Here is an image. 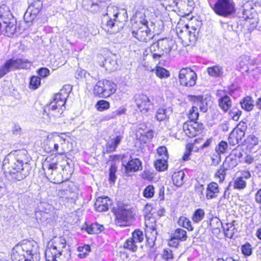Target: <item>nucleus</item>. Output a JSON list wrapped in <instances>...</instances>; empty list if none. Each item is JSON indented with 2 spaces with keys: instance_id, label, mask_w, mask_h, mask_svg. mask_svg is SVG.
<instances>
[{
  "instance_id": "obj_12",
  "label": "nucleus",
  "mask_w": 261,
  "mask_h": 261,
  "mask_svg": "<svg viewBox=\"0 0 261 261\" xmlns=\"http://www.w3.org/2000/svg\"><path fill=\"white\" fill-rule=\"evenodd\" d=\"M134 99L137 108L143 113L148 112L153 106V102L146 95L136 94L134 96Z\"/></svg>"
},
{
  "instance_id": "obj_34",
  "label": "nucleus",
  "mask_w": 261,
  "mask_h": 261,
  "mask_svg": "<svg viewBox=\"0 0 261 261\" xmlns=\"http://www.w3.org/2000/svg\"><path fill=\"white\" fill-rule=\"evenodd\" d=\"M225 236L227 238L231 239L235 232L237 231L233 223H227L225 226H223Z\"/></svg>"
},
{
  "instance_id": "obj_10",
  "label": "nucleus",
  "mask_w": 261,
  "mask_h": 261,
  "mask_svg": "<svg viewBox=\"0 0 261 261\" xmlns=\"http://www.w3.org/2000/svg\"><path fill=\"white\" fill-rule=\"evenodd\" d=\"M43 3L36 0L31 3L24 15V20L27 23L33 22L42 10Z\"/></svg>"
},
{
  "instance_id": "obj_6",
  "label": "nucleus",
  "mask_w": 261,
  "mask_h": 261,
  "mask_svg": "<svg viewBox=\"0 0 261 261\" xmlns=\"http://www.w3.org/2000/svg\"><path fill=\"white\" fill-rule=\"evenodd\" d=\"M208 4L216 14L223 17H230L236 11L233 0H217L215 3L208 1Z\"/></svg>"
},
{
  "instance_id": "obj_24",
  "label": "nucleus",
  "mask_w": 261,
  "mask_h": 261,
  "mask_svg": "<svg viewBox=\"0 0 261 261\" xmlns=\"http://www.w3.org/2000/svg\"><path fill=\"white\" fill-rule=\"evenodd\" d=\"M242 14L240 17H242L245 20L253 18V16L252 11L253 9L250 3L248 2L242 6Z\"/></svg>"
},
{
  "instance_id": "obj_17",
  "label": "nucleus",
  "mask_w": 261,
  "mask_h": 261,
  "mask_svg": "<svg viewBox=\"0 0 261 261\" xmlns=\"http://www.w3.org/2000/svg\"><path fill=\"white\" fill-rule=\"evenodd\" d=\"M218 105L219 107L224 113L229 111L232 105V101L231 98L226 94H219Z\"/></svg>"
},
{
  "instance_id": "obj_52",
  "label": "nucleus",
  "mask_w": 261,
  "mask_h": 261,
  "mask_svg": "<svg viewBox=\"0 0 261 261\" xmlns=\"http://www.w3.org/2000/svg\"><path fill=\"white\" fill-rule=\"evenodd\" d=\"M110 107L109 102L105 100H100L98 101L95 105V107L98 111L107 110L110 108Z\"/></svg>"
},
{
  "instance_id": "obj_2",
  "label": "nucleus",
  "mask_w": 261,
  "mask_h": 261,
  "mask_svg": "<svg viewBox=\"0 0 261 261\" xmlns=\"http://www.w3.org/2000/svg\"><path fill=\"white\" fill-rule=\"evenodd\" d=\"M107 13L101 21L102 28L106 32L113 34L121 30L127 21L128 16L125 9H119L117 7H107Z\"/></svg>"
},
{
  "instance_id": "obj_64",
  "label": "nucleus",
  "mask_w": 261,
  "mask_h": 261,
  "mask_svg": "<svg viewBox=\"0 0 261 261\" xmlns=\"http://www.w3.org/2000/svg\"><path fill=\"white\" fill-rule=\"evenodd\" d=\"M49 145L51 146H49L48 148H47L46 146L44 147V149L46 151L48 152H54L58 151L59 148V145L58 144L49 141Z\"/></svg>"
},
{
  "instance_id": "obj_19",
  "label": "nucleus",
  "mask_w": 261,
  "mask_h": 261,
  "mask_svg": "<svg viewBox=\"0 0 261 261\" xmlns=\"http://www.w3.org/2000/svg\"><path fill=\"white\" fill-rule=\"evenodd\" d=\"M219 193V188L216 182H212L207 185L205 194L207 199L210 200L216 198Z\"/></svg>"
},
{
  "instance_id": "obj_50",
  "label": "nucleus",
  "mask_w": 261,
  "mask_h": 261,
  "mask_svg": "<svg viewBox=\"0 0 261 261\" xmlns=\"http://www.w3.org/2000/svg\"><path fill=\"white\" fill-rule=\"evenodd\" d=\"M228 169L226 167L224 166L223 164L217 170L215 174V177L219 179V182H222L225 179L226 175V171Z\"/></svg>"
},
{
  "instance_id": "obj_30",
  "label": "nucleus",
  "mask_w": 261,
  "mask_h": 261,
  "mask_svg": "<svg viewBox=\"0 0 261 261\" xmlns=\"http://www.w3.org/2000/svg\"><path fill=\"white\" fill-rule=\"evenodd\" d=\"M42 168L46 173L52 174L53 171L58 168L57 163L56 162L50 163V159L47 158L43 164Z\"/></svg>"
},
{
  "instance_id": "obj_56",
  "label": "nucleus",
  "mask_w": 261,
  "mask_h": 261,
  "mask_svg": "<svg viewBox=\"0 0 261 261\" xmlns=\"http://www.w3.org/2000/svg\"><path fill=\"white\" fill-rule=\"evenodd\" d=\"M143 196L145 198H152L154 194V188L152 185L147 186L143 191Z\"/></svg>"
},
{
  "instance_id": "obj_28",
  "label": "nucleus",
  "mask_w": 261,
  "mask_h": 261,
  "mask_svg": "<svg viewBox=\"0 0 261 261\" xmlns=\"http://www.w3.org/2000/svg\"><path fill=\"white\" fill-rule=\"evenodd\" d=\"M185 174L182 171L175 172L172 176L173 184L177 187H180L184 184V179Z\"/></svg>"
},
{
  "instance_id": "obj_42",
  "label": "nucleus",
  "mask_w": 261,
  "mask_h": 261,
  "mask_svg": "<svg viewBox=\"0 0 261 261\" xmlns=\"http://www.w3.org/2000/svg\"><path fill=\"white\" fill-rule=\"evenodd\" d=\"M205 212L202 208H198L195 210L192 216V220L195 223H199L204 218Z\"/></svg>"
},
{
  "instance_id": "obj_1",
  "label": "nucleus",
  "mask_w": 261,
  "mask_h": 261,
  "mask_svg": "<svg viewBox=\"0 0 261 261\" xmlns=\"http://www.w3.org/2000/svg\"><path fill=\"white\" fill-rule=\"evenodd\" d=\"M15 152V155L8 154L5 156L2 167L12 179L20 181L30 174L32 168L29 163V156L26 150H18Z\"/></svg>"
},
{
  "instance_id": "obj_15",
  "label": "nucleus",
  "mask_w": 261,
  "mask_h": 261,
  "mask_svg": "<svg viewBox=\"0 0 261 261\" xmlns=\"http://www.w3.org/2000/svg\"><path fill=\"white\" fill-rule=\"evenodd\" d=\"M123 138V133H119L113 137H110L106 144L107 153L115 151Z\"/></svg>"
},
{
  "instance_id": "obj_9",
  "label": "nucleus",
  "mask_w": 261,
  "mask_h": 261,
  "mask_svg": "<svg viewBox=\"0 0 261 261\" xmlns=\"http://www.w3.org/2000/svg\"><path fill=\"white\" fill-rule=\"evenodd\" d=\"M178 76L180 84L182 86L191 87L196 84L197 75L191 68H182L179 71Z\"/></svg>"
},
{
  "instance_id": "obj_57",
  "label": "nucleus",
  "mask_w": 261,
  "mask_h": 261,
  "mask_svg": "<svg viewBox=\"0 0 261 261\" xmlns=\"http://www.w3.org/2000/svg\"><path fill=\"white\" fill-rule=\"evenodd\" d=\"M117 167L115 164H112L109 168V181L111 182H115L116 179V172Z\"/></svg>"
},
{
  "instance_id": "obj_49",
  "label": "nucleus",
  "mask_w": 261,
  "mask_h": 261,
  "mask_svg": "<svg viewBox=\"0 0 261 261\" xmlns=\"http://www.w3.org/2000/svg\"><path fill=\"white\" fill-rule=\"evenodd\" d=\"M178 224L179 225L187 228L188 230L192 231L193 229L191 221L185 217H180L179 218Z\"/></svg>"
},
{
  "instance_id": "obj_25",
  "label": "nucleus",
  "mask_w": 261,
  "mask_h": 261,
  "mask_svg": "<svg viewBox=\"0 0 261 261\" xmlns=\"http://www.w3.org/2000/svg\"><path fill=\"white\" fill-rule=\"evenodd\" d=\"M51 246H53L55 249H58V253L62 254V249L66 247V241L65 239L62 237L56 238L53 241L49 243Z\"/></svg>"
},
{
  "instance_id": "obj_46",
  "label": "nucleus",
  "mask_w": 261,
  "mask_h": 261,
  "mask_svg": "<svg viewBox=\"0 0 261 261\" xmlns=\"http://www.w3.org/2000/svg\"><path fill=\"white\" fill-rule=\"evenodd\" d=\"M182 127L186 135L189 138H193L197 135L196 130H195L193 127L190 126L187 122L184 124Z\"/></svg>"
},
{
  "instance_id": "obj_4",
  "label": "nucleus",
  "mask_w": 261,
  "mask_h": 261,
  "mask_svg": "<svg viewBox=\"0 0 261 261\" xmlns=\"http://www.w3.org/2000/svg\"><path fill=\"white\" fill-rule=\"evenodd\" d=\"M71 89L69 86L64 87L54 95L53 100L47 106L49 117H61L65 109V105Z\"/></svg>"
},
{
  "instance_id": "obj_51",
  "label": "nucleus",
  "mask_w": 261,
  "mask_h": 261,
  "mask_svg": "<svg viewBox=\"0 0 261 261\" xmlns=\"http://www.w3.org/2000/svg\"><path fill=\"white\" fill-rule=\"evenodd\" d=\"M229 116L234 121H238L242 114V111L237 107H233L228 111Z\"/></svg>"
},
{
  "instance_id": "obj_13",
  "label": "nucleus",
  "mask_w": 261,
  "mask_h": 261,
  "mask_svg": "<svg viewBox=\"0 0 261 261\" xmlns=\"http://www.w3.org/2000/svg\"><path fill=\"white\" fill-rule=\"evenodd\" d=\"M124 159L125 155H123L121 159L122 164L124 166L125 172L127 174L142 170V163L138 158L133 159L132 156H130L128 162H126Z\"/></svg>"
},
{
  "instance_id": "obj_18",
  "label": "nucleus",
  "mask_w": 261,
  "mask_h": 261,
  "mask_svg": "<svg viewBox=\"0 0 261 261\" xmlns=\"http://www.w3.org/2000/svg\"><path fill=\"white\" fill-rule=\"evenodd\" d=\"M111 204V200L108 197H99L94 203V207L96 211L102 212L108 211Z\"/></svg>"
},
{
  "instance_id": "obj_8",
  "label": "nucleus",
  "mask_w": 261,
  "mask_h": 261,
  "mask_svg": "<svg viewBox=\"0 0 261 261\" xmlns=\"http://www.w3.org/2000/svg\"><path fill=\"white\" fill-rule=\"evenodd\" d=\"M30 63L31 62L29 60L25 59H9L0 66V79L2 78L11 70L20 68H26L27 64Z\"/></svg>"
},
{
  "instance_id": "obj_44",
  "label": "nucleus",
  "mask_w": 261,
  "mask_h": 261,
  "mask_svg": "<svg viewBox=\"0 0 261 261\" xmlns=\"http://www.w3.org/2000/svg\"><path fill=\"white\" fill-rule=\"evenodd\" d=\"M152 210V207L151 204L147 203L144 207L143 214L146 220H147L148 221H152L154 222V224H155V220L153 218H151L152 214L151 213V212Z\"/></svg>"
},
{
  "instance_id": "obj_38",
  "label": "nucleus",
  "mask_w": 261,
  "mask_h": 261,
  "mask_svg": "<svg viewBox=\"0 0 261 261\" xmlns=\"http://www.w3.org/2000/svg\"><path fill=\"white\" fill-rule=\"evenodd\" d=\"M223 164L224 165V166L226 167L227 168L231 169L236 167L238 164V161L236 159V158L230 154L226 157Z\"/></svg>"
},
{
  "instance_id": "obj_43",
  "label": "nucleus",
  "mask_w": 261,
  "mask_h": 261,
  "mask_svg": "<svg viewBox=\"0 0 261 261\" xmlns=\"http://www.w3.org/2000/svg\"><path fill=\"white\" fill-rule=\"evenodd\" d=\"M167 160L165 159H158L154 163L156 170L159 171H163L167 169L168 167Z\"/></svg>"
},
{
  "instance_id": "obj_41",
  "label": "nucleus",
  "mask_w": 261,
  "mask_h": 261,
  "mask_svg": "<svg viewBox=\"0 0 261 261\" xmlns=\"http://www.w3.org/2000/svg\"><path fill=\"white\" fill-rule=\"evenodd\" d=\"M77 250L79 252L77 256L80 258L86 257L91 251V247L89 245H84L83 246H79Z\"/></svg>"
},
{
  "instance_id": "obj_29",
  "label": "nucleus",
  "mask_w": 261,
  "mask_h": 261,
  "mask_svg": "<svg viewBox=\"0 0 261 261\" xmlns=\"http://www.w3.org/2000/svg\"><path fill=\"white\" fill-rule=\"evenodd\" d=\"M48 245H49V247L46 250L45 252L46 260H49V259L53 260L57 259V258H59L62 254L58 253V249H55L49 244Z\"/></svg>"
},
{
  "instance_id": "obj_21",
  "label": "nucleus",
  "mask_w": 261,
  "mask_h": 261,
  "mask_svg": "<svg viewBox=\"0 0 261 261\" xmlns=\"http://www.w3.org/2000/svg\"><path fill=\"white\" fill-rule=\"evenodd\" d=\"M171 113L172 110L169 108L160 107L155 112V118L159 122L164 121L169 118V116Z\"/></svg>"
},
{
  "instance_id": "obj_60",
  "label": "nucleus",
  "mask_w": 261,
  "mask_h": 261,
  "mask_svg": "<svg viewBox=\"0 0 261 261\" xmlns=\"http://www.w3.org/2000/svg\"><path fill=\"white\" fill-rule=\"evenodd\" d=\"M157 152L159 155L162 156V158L160 159L168 160V156L167 149L165 146H162L159 147L157 149Z\"/></svg>"
},
{
  "instance_id": "obj_39",
  "label": "nucleus",
  "mask_w": 261,
  "mask_h": 261,
  "mask_svg": "<svg viewBox=\"0 0 261 261\" xmlns=\"http://www.w3.org/2000/svg\"><path fill=\"white\" fill-rule=\"evenodd\" d=\"M199 29L196 26H191L188 31L189 40L191 43H194L197 39V34Z\"/></svg>"
},
{
  "instance_id": "obj_36",
  "label": "nucleus",
  "mask_w": 261,
  "mask_h": 261,
  "mask_svg": "<svg viewBox=\"0 0 261 261\" xmlns=\"http://www.w3.org/2000/svg\"><path fill=\"white\" fill-rule=\"evenodd\" d=\"M172 236L175 239L178 240L180 242L185 241L187 239V232L181 228H177L175 231L171 233Z\"/></svg>"
},
{
  "instance_id": "obj_27",
  "label": "nucleus",
  "mask_w": 261,
  "mask_h": 261,
  "mask_svg": "<svg viewBox=\"0 0 261 261\" xmlns=\"http://www.w3.org/2000/svg\"><path fill=\"white\" fill-rule=\"evenodd\" d=\"M103 80L98 81L94 87L93 93L95 96L102 98H107L105 93L107 91L104 88Z\"/></svg>"
},
{
  "instance_id": "obj_11",
  "label": "nucleus",
  "mask_w": 261,
  "mask_h": 261,
  "mask_svg": "<svg viewBox=\"0 0 261 261\" xmlns=\"http://www.w3.org/2000/svg\"><path fill=\"white\" fill-rule=\"evenodd\" d=\"M133 217L134 214L130 210L120 209L116 215V224L120 226L129 225L132 222Z\"/></svg>"
},
{
  "instance_id": "obj_61",
  "label": "nucleus",
  "mask_w": 261,
  "mask_h": 261,
  "mask_svg": "<svg viewBox=\"0 0 261 261\" xmlns=\"http://www.w3.org/2000/svg\"><path fill=\"white\" fill-rule=\"evenodd\" d=\"M187 122L190 126L193 127L195 130H196L197 134L203 128V125L202 123H198L196 121H190Z\"/></svg>"
},
{
  "instance_id": "obj_35",
  "label": "nucleus",
  "mask_w": 261,
  "mask_h": 261,
  "mask_svg": "<svg viewBox=\"0 0 261 261\" xmlns=\"http://www.w3.org/2000/svg\"><path fill=\"white\" fill-rule=\"evenodd\" d=\"M103 229V225H100L97 223H92L86 227V231L89 234L99 233Z\"/></svg>"
},
{
  "instance_id": "obj_22",
  "label": "nucleus",
  "mask_w": 261,
  "mask_h": 261,
  "mask_svg": "<svg viewBox=\"0 0 261 261\" xmlns=\"http://www.w3.org/2000/svg\"><path fill=\"white\" fill-rule=\"evenodd\" d=\"M15 19L11 13L9 8L5 4L0 6V21L2 22L12 20Z\"/></svg>"
},
{
  "instance_id": "obj_48",
  "label": "nucleus",
  "mask_w": 261,
  "mask_h": 261,
  "mask_svg": "<svg viewBox=\"0 0 261 261\" xmlns=\"http://www.w3.org/2000/svg\"><path fill=\"white\" fill-rule=\"evenodd\" d=\"M155 74L160 79L167 78L170 76L169 71L160 66L156 67Z\"/></svg>"
},
{
  "instance_id": "obj_58",
  "label": "nucleus",
  "mask_w": 261,
  "mask_h": 261,
  "mask_svg": "<svg viewBox=\"0 0 261 261\" xmlns=\"http://www.w3.org/2000/svg\"><path fill=\"white\" fill-rule=\"evenodd\" d=\"M243 150L239 147H237L236 148L233 149L231 151V153H230V155L231 156H233V157L236 158V159L238 158L239 160V161L240 162H242V157H243Z\"/></svg>"
},
{
  "instance_id": "obj_3",
  "label": "nucleus",
  "mask_w": 261,
  "mask_h": 261,
  "mask_svg": "<svg viewBox=\"0 0 261 261\" xmlns=\"http://www.w3.org/2000/svg\"><path fill=\"white\" fill-rule=\"evenodd\" d=\"M12 261H38L40 259L39 246L36 242H28L23 245L15 246L12 249Z\"/></svg>"
},
{
  "instance_id": "obj_26",
  "label": "nucleus",
  "mask_w": 261,
  "mask_h": 261,
  "mask_svg": "<svg viewBox=\"0 0 261 261\" xmlns=\"http://www.w3.org/2000/svg\"><path fill=\"white\" fill-rule=\"evenodd\" d=\"M241 108L246 111L249 112L254 107V101L251 96H246L240 102Z\"/></svg>"
},
{
  "instance_id": "obj_5",
  "label": "nucleus",
  "mask_w": 261,
  "mask_h": 261,
  "mask_svg": "<svg viewBox=\"0 0 261 261\" xmlns=\"http://www.w3.org/2000/svg\"><path fill=\"white\" fill-rule=\"evenodd\" d=\"M172 45V41L166 38L160 39L152 43L150 47V51L153 60L159 61L161 58L168 59Z\"/></svg>"
},
{
  "instance_id": "obj_40",
  "label": "nucleus",
  "mask_w": 261,
  "mask_h": 261,
  "mask_svg": "<svg viewBox=\"0 0 261 261\" xmlns=\"http://www.w3.org/2000/svg\"><path fill=\"white\" fill-rule=\"evenodd\" d=\"M131 238L138 244L143 242L144 239L143 232L140 229H135L133 232Z\"/></svg>"
},
{
  "instance_id": "obj_59",
  "label": "nucleus",
  "mask_w": 261,
  "mask_h": 261,
  "mask_svg": "<svg viewBox=\"0 0 261 261\" xmlns=\"http://www.w3.org/2000/svg\"><path fill=\"white\" fill-rule=\"evenodd\" d=\"M199 113L198 112V108L197 106H193L189 112V118L190 121H196L198 119Z\"/></svg>"
},
{
  "instance_id": "obj_62",
  "label": "nucleus",
  "mask_w": 261,
  "mask_h": 261,
  "mask_svg": "<svg viewBox=\"0 0 261 261\" xmlns=\"http://www.w3.org/2000/svg\"><path fill=\"white\" fill-rule=\"evenodd\" d=\"M210 225L214 229L218 228L220 226L223 227L222 223L217 217L211 219Z\"/></svg>"
},
{
  "instance_id": "obj_45",
  "label": "nucleus",
  "mask_w": 261,
  "mask_h": 261,
  "mask_svg": "<svg viewBox=\"0 0 261 261\" xmlns=\"http://www.w3.org/2000/svg\"><path fill=\"white\" fill-rule=\"evenodd\" d=\"M41 85V79L38 76H32L30 78L29 88L33 90L38 89Z\"/></svg>"
},
{
  "instance_id": "obj_31",
  "label": "nucleus",
  "mask_w": 261,
  "mask_h": 261,
  "mask_svg": "<svg viewBox=\"0 0 261 261\" xmlns=\"http://www.w3.org/2000/svg\"><path fill=\"white\" fill-rule=\"evenodd\" d=\"M149 227L152 230V232H151V233H152V237L149 238L146 234V245H148L149 247L152 248L154 245L156 236L158 234V232L156 230V224H152L150 225Z\"/></svg>"
},
{
  "instance_id": "obj_37",
  "label": "nucleus",
  "mask_w": 261,
  "mask_h": 261,
  "mask_svg": "<svg viewBox=\"0 0 261 261\" xmlns=\"http://www.w3.org/2000/svg\"><path fill=\"white\" fill-rule=\"evenodd\" d=\"M123 247L124 249H127L132 252H136L138 248V245L131 238L127 239Z\"/></svg>"
},
{
  "instance_id": "obj_63",
  "label": "nucleus",
  "mask_w": 261,
  "mask_h": 261,
  "mask_svg": "<svg viewBox=\"0 0 261 261\" xmlns=\"http://www.w3.org/2000/svg\"><path fill=\"white\" fill-rule=\"evenodd\" d=\"M195 191L198 195L199 196L200 199H203L204 198V194L203 193L204 186L203 185H196L195 186Z\"/></svg>"
},
{
  "instance_id": "obj_14",
  "label": "nucleus",
  "mask_w": 261,
  "mask_h": 261,
  "mask_svg": "<svg viewBox=\"0 0 261 261\" xmlns=\"http://www.w3.org/2000/svg\"><path fill=\"white\" fill-rule=\"evenodd\" d=\"M16 20L12 19V20L2 22L0 21V30L1 33L5 36L11 37L15 34L16 30Z\"/></svg>"
},
{
  "instance_id": "obj_47",
  "label": "nucleus",
  "mask_w": 261,
  "mask_h": 261,
  "mask_svg": "<svg viewBox=\"0 0 261 261\" xmlns=\"http://www.w3.org/2000/svg\"><path fill=\"white\" fill-rule=\"evenodd\" d=\"M161 256L165 261H172L174 258L173 252L169 248L164 249L161 253Z\"/></svg>"
},
{
  "instance_id": "obj_16",
  "label": "nucleus",
  "mask_w": 261,
  "mask_h": 261,
  "mask_svg": "<svg viewBox=\"0 0 261 261\" xmlns=\"http://www.w3.org/2000/svg\"><path fill=\"white\" fill-rule=\"evenodd\" d=\"M246 128H234L230 133L228 137V142L230 145L234 146L242 140L245 135Z\"/></svg>"
},
{
  "instance_id": "obj_23",
  "label": "nucleus",
  "mask_w": 261,
  "mask_h": 261,
  "mask_svg": "<svg viewBox=\"0 0 261 261\" xmlns=\"http://www.w3.org/2000/svg\"><path fill=\"white\" fill-rule=\"evenodd\" d=\"M35 218L39 223L47 224L50 222V214L42 211H36Z\"/></svg>"
},
{
  "instance_id": "obj_53",
  "label": "nucleus",
  "mask_w": 261,
  "mask_h": 261,
  "mask_svg": "<svg viewBox=\"0 0 261 261\" xmlns=\"http://www.w3.org/2000/svg\"><path fill=\"white\" fill-rule=\"evenodd\" d=\"M228 144L224 141H221L217 146L215 148L216 152L219 155L220 154H224L226 152L228 148Z\"/></svg>"
},
{
  "instance_id": "obj_33",
  "label": "nucleus",
  "mask_w": 261,
  "mask_h": 261,
  "mask_svg": "<svg viewBox=\"0 0 261 261\" xmlns=\"http://www.w3.org/2000/svg\"><path fill=\"white\" fill-rule=\"evenodd\" d=\"M103 82L104 88L107 91L106 92L105 95L108 97L116 92V85L113 82L108 80H103Z\"/></svg>"
},
{
  "instance_id": "obj_54",
  "label": "nucleus",
  "mask_w": 261,
  "mask_h": 261,
  "mask_svg": "<svg viewBox=\"0 0 261 261\" xmlns=\"http://www.w3.org/2000/svg\"><path fill=\"white\" fill-rule=\"evenodd\" d=\"M242 253L246 256H250L252 253V247L249 243H246L241 246Z\"/></svg>"
},
{
  "instance_id": "obj_7",
  "label": "nucleus",
  "mask_w": 261,
  "mask_h": 261,
  "mask_svg": "<svg viewBox=\"0 0 261 261\" xmlns=\"http://www.w3.org/2000/svg\"><path fill=\"white\" fill-rule=\"evenodd\" d=\"M140 20H137L139 22V28L136 30L134 29L132 34L133 37L136 38L140 41L147 42L150 40L153 35L151 33V30L148 26V21L145 19L144 14L140 13Z\"/></svg>"
},
{
  "instance_id": "obj_32",
  "label": "nucleus",
  "mask_w": 261,
  "mask_h": 261,
  "mask_svg": "<svg viewBox=\"0 0 261 261\" xmlns=\"http://www.w3.org/2000/svg\"><path fill=\"white\" fill-rule=\"evenodd\" d=\"M208 74L213 77H221L223 74V69L222 67L216 65L207 68Z\"/></svg>"
},
{
  "instance_id": "obj_55",
  "label": "nucleus",
  "mask_w": 261,
  "mask_h": 261,
  "mask_svg": "<svg viewBox=\"0 0 261 261\" xmlns=\"http://www.w3.org/2000/svg\"><path fill=\"white\" fill-rule=\"evenodd\" d=\"M246 186V182L243 180V177H239L234 181L233 187L234 189H243Z\"/></svg>"
},
{
  "instance_id": "obj_20",
  "label": "nucleus",
  "mask_w": 261,
  "mask_h": 261,
  "mask_svg": "<svg viewBox=\"0 0 261 261\" xmlns=\"http://www.w3.org/2000/svg\"><path fill=\"white\" fill-rule=\"evenodd\" d=\"M191 100L193 101L195 106L199 107L200 111L203 113L208 110L207 103L205 99L202 96H191Z\"/></svg>"
}]
</instances>
